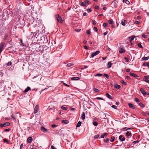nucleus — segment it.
<instances>
[{"mask_svg": "<svg viewBox=\"0 0 149 149\" xmlns=\"http://www.w3.org/2000/svg\"><path fill=\"white\" fill-rule=\"evenodd\" d=\"M56 17L57 20L59 23H61L63 22V20L61 17L58 15H56Z\"/></svg>", "mask_w": 149, "mask_h": 149, "instance_id": "nucleus-1", "label": "nucleus"}, {"mask_svg": "<svg viewBox=\"0 0 149 149\" xmlns=\"http://www.w3.org/2000/svg\"><path fill=\"white\" fill-rule=\"evenodd\" d=\"M36 50L37 52H42L43 50V48L42 46H39L36 47Z\"/></svg>", "mask_w": 149, "mask_h": 149, "instance_id": "nucleus-2", "label": "nucleus"}, {"mask_svg": "<svg viewBox=\"0 0 149 149\" xmlns=\"http://www.w3.org/2000/svg\"><path fill=\"white\" fill-rule=\"evenodd\" d=\"M5 43L3 42H2L0 44V53L2 52L3 49V47Z\"/></svg>", "mask_w": 149, "mask_h": 149, "instance_id": "nucleus-3", "label": "nucleus"}, {"mask_svg": "<svg viewBox=\"0 0 149 149\" xmlns=\"http://www.w3.org/2000/svg\"><path fill=\"white\" fill-rule=\"evenodd\" d=\"M5 85L3 81H0V88H5Z\"/></svg>", "mask_w": 149, "mask_h": 149, "instance_id": "nucleus-4", "label": "nucleus"}, {"mask_svg": "<svg viewBox=\"0 0 149 149\" xmlns=\"http://www.w3.org/2000/svg\"><path fill=\"white\" fill-rule=\"evenodd\" d=\"M100 52L99 51H97L93 53L92 54V55H91V57L93 58L94 56H95L97 55V54H98Z\"/></svg>", "mask_w": 149, "mask_h": 149, "instance_id": "nucleus-5", "label": "nucleus"}, {"mask_svg": "<svg viewBox=\"0 0 149 149\" xmlns=\"http://www.w3.org/2000/svg\"><path fill=\"white\" fill-rule=\"evenodd\" d=\"M119 139L121 141H123L125 140V138L123 135H120L119 137Z\"/></svg>", "mask_w": 149, "mask_h": 149, "instance_id": "nucleus-6", "label": "nucleus"}, {"mask_svg": "<svg viewBox=\"0 0 149 149\" xmlns=\"http://www.w3.org/2000/svg\"><path fill=\"white\" fill-rule=\"evenodd\" d=\"M39 106L37 105H36L34 108V113L35 114L38 112V110Z\"/></svg>", "mask_w": 149, "mask_h": 149, "instance_id": "nucleus-7", "label": "nucleus"}, {"mask_svg": "<svg viewBox=\"0 0 149 149\" xmlns=\"http://www.w3.org/2000/svg\"><path fill=\"white\" fill-rule=\"evenodd\" d=\"M140 91L141 93L144 95H145L147 94L143 90V88H141L140 89Z\"/></svg>", "mask_w": 149, "mask_h": 149, "instance_id": "nucleus-8", "label": "nucleus"}, {"mask_svg": "<svg viewBox=\"0 0 149 149\" xmlns=\"http://www.w3.org/2000/svg\"><path fill=\"white\" fill-rule=\"evenodd\" d=\"M40 130L44 132H45L47 131V130L44 127L42 126L40 128Z\"/></svg>", "mask_w": 149, "mask_h": 149, "instance_id": "nucleus-9", "label": "nucleus"}, {"mask_svg": "<svg viewBox=\"0 0 149 149\" xmlns=\"http://www.w3.org/2000/svg\"><path fill=\"white\" fill-rule=\"evenodd\" d=\"M119 50L120 53H122L125 52V50L124 49L120 47L119 48Z\"/></svg>", "mask_w": 149, "mask_h": 149, "instance_id": "nucleus-10", "label": "nucleus"}, {"mask_svg": "<svg viewBox=\"0 0 149 149\" xmlns=\"http://www.w3.org/2000/svg\"><path fill=\"white\" fill-rule=\"evenodd\" d=\"M135 37H136L134 36H132L129 37L128 38V39L129 40V41L131 42L134 40V38H135Z\"/></svg>", "mask_w": 149, "mask_h": 149, "instance_id": "nucleus-11", "label": "nucleus"}, {"mask_svg": "<svg viewBox=\"0 0 149 149\" xmlns=\"http://www.w3.org/2000/svg\"><path fill=\"white\" fill-rule=\"evenodd\" d=\"M132 134L130 131H127L126 133V136H131Z\"/></svg>", "mask_w": 149, "mask_h": 149, "instance_id": "nucleus-12", "label": "nucleus"}, {"mask_svg": "<svg viewBox=\"0 0 149 149\" xmlns=\"http://www.w3.org/2000/svg\"><path fill=\"white\" fill-rule=\"evenodd\" d=\"M72 80H77L80 79V78L78 77H74L71 78Z\"/></svg>", "mask_w": 149, "mask_h": 149, "instance_id": "nucleus-13", "label": "nucleus"}, {"mask_svg": "<svg viewBox=\"0 0 149 149\" xmlns=\"http://www.w3.org/2000/svg\"><path fill=\"white\" fill-rule=\"evenodd\" d=\"M106 96L109 99H112L113 98L108 93H106Z\"/></svg>", "mask_w": 149, "mask_h": 149, "instance_id": "nucleus-14", "label": "nucleus"}, {"mask_svg": "<svg viewBox=\"0 0 149 149\" xmlns=\"http://www.w3.org/2000/svg\"><path fill=\"white\" fill-rule=\"evenodd\" d=\"M144 81L147 83H149V80L148 79V78H149V77L147 76H145L144 77Z\"/></svg>", "mask_w": 149, "mask_h": 149, "instance_id": "nucleus-15", "label": "nucleus"}, {"mask_svg": "<svg viewBox=\"0 0 149 149\" xmlns=\"http://www.w3.org/2000/svg\"><path fill=\"white\" fill-rule=\"evenodd\" d=\"M130 74L131 76L135 78L138 77L136 74L133 73L132 72H130Z\"/></svg>", "mask_w": 149, "mask_h": 149, "instance_id": "nucleus-16", "label": "nucleus"}, {"mask_svg": "<svg viewBox=\"0 0 149 149\" xmlns=\"http://www.w3.org/2000/svg\"><path fill=\"white\" fill-rule=\"evenodd\" d=\"M32 138L31 137H29L27 139V142L28 143H30L32 140Z\"/></svg>", "mask_w": 149, "mask_h": 149, "instance_id": "nucleus-17", "label": "nucleus"}, {"mask_svg": "<svg viewBox=\"0 0 149 149\" xmlns=\"http://www.w3.org/2000/svg\"><path fill=\"white\" fill-rule=\"evenodd\" d=\"M126 22V21L125 20V19L122 20L121 22V24L124 26H125V23Z\"/></svg>", "mask_w": 149, "mask_h": 149, "instance_id": "nucleus-18", "label": "nucleus"}, {"mask_svg": "<svg viewBox=\"0 0 149 149\" xmlns=\"http://www.w3.org/2000/svg\"><path fill=\"white\" fill-rule=\"evenodd\" d=\"M31 90V88L29 87V86H28L27 87V88H26L24 91V93H26L27 92H28L29 90Z\"/></svg>", "mask_w": 149, "mask_h": 149, "instance_id": "nucleus-19", "label": "nucleus"}, {"mask_svg": "<svg viewBox=\"0 0 149 149\" xmlns=\"http://www.w3.org/2000/svg\"><path fill=\"white\" fill-rule=\"evenodd\" d=\"M128 104L129 106L131 108H132L133 109H134V107L133 105L132 104H131L130 103H129Z\"/></svg>", "mask_w": 149, "mask_h": 149, "instance_id": "nucleus-20", "label": "nucleus"}, {"mask_svg": "<svg viewBox=\"0 0 149 149\" xmlns=\"http://www.w3.org/2000/svg\"><path fill=\"white\" fill-rule=\"evenodd\" d=\"M108 134L107 133H105L102 134L101 136V138H103L107 136Z\"/></svg>", "mask_w": 149, "mask_h": 149, "instance_id": "nucleus-21", "label": "nucleus"}, {"mask_svg": "<svg viewBox=\"0 0 149 149\" xmlns=\"http://www.w3.org/2000/svg\"><path fill=\"white\" fill-rule=\"evenodd\" d=\"M114 86L115 88L117 89H119L121 87V86L120 85L117 84H115Z\"/></svg>", "mask_w": 149, "mask_h": 149, "instance_id": "nucleus-22", "label": "nucleus"}, {"mask_svg": "<svg viewBox=\"0 0 149 149\" xmlns=\"http://www.w3.org/2000/svg\"><path fill=\"white\" fill-rule=\"evenodd\" d=\"M81 118L84 120L85 118V114L84 112H83L81 116Z\"/></svg>", "mask_w": 149, "mask_h": 149, "instance_id": "nucleus-23", "label": "nucleus"}, {"mask_svg": "<svg viewBox=\"0 0 149 149\" xmlns=\"http://www.w3.org/2000/svg\"><path fill=\"white\" fill-rule=\"evenodd\" d=\"M61 122L62 123H64L66 124L68 123L69 122V121L67 120H62Z\"/></svg>", "mask_w": 149, "mask_h": 149, "instance_id": "nucleus-24", "label": "nucleus"}, {"mask_svg": "<svg viewBox=\"0 0 149 149\" xmlns=\"http://www.w3.org/2000/svg\"><path fill=\"white\" fill-rule=\"evenodd\" d=\"M149 58V56L147 57H144L142 58L143 60L146 61Z\"/></svg>", "mask_w": 149, "mask_h": 149, "instance_id": "nucleus-25", "label": "nucleus"}, {"mask_svg": "<svg viewBox=\"0 0 149 149\" xmlns=\"http://www.w3.org/2000/svg\"><path fill=\"white\" fill-rule=\"evenodd\" d=\"M81 124V121H79L78 122V123L77 124V125H76L77 127H79L80 126Z\"/></svg>", "mask_w": 149, "mask_h": 149, "instance_id": "nucleus-26", "label": "nucleus"}, {"mask_svg": "<svg viewBox=\"0 0 149 149\" xmlns=\"http://www.w3.org/2000/svg\"><path fill=\"white\" fill-rule=\"evenodd\" d=\"M107 65L109 66L108 68H110L111 66V63L110 61H109L108 62Z\"/></svg>", "mask_w": 149, "mask_h": 149, "instance_id": "nucleus-27", "label": "nucleus"}, {"mask_svg": "<svg viewBox=\"0 0 149 149\" xmlns=\"http://www.w3.org/2000/svg\"><path fill=\"white\" fill-rule=\"evenodd\" d=\"M4 127H6L7 126L9 125L10 124V123L9 122H6L3 123Z\"/></svg>", "mask_w": 149, "mask_h": 149, "instance_id": "nucleus-28", "label": "nucleus"}, {"mask_svg": "<svg viewBox=\"0 0 149 149\" xmlns=\"http://www.w3.org/2000/svg\"><path fill=\"white\" fill-rule=\"evenodd\" d=\"M93 90L95 92H100V90H99L95 88H93Z\"/></svg>", "mask_w": 149, "mask_h": 149, "instance_id": "nucleus-29", "label": "nucleus"}, {"mask_svg": "<svg viewBox=\"0 0 149 149\" xmlns=\"http://www.w3.org/2000/svg\"><path fill=\"white\" fill-rule=\"evenodd\" d=\"M115 138L114 136H112L111 138L110 141L111 142H113L114 141Z\"/></svg>", "mask_w": 149, "mask_h": 149, "instance_id": "nucleus-30", "label": "nucleus"}, {"mask_svg": "<svg viewBox=\"0 0 149 149\" xmlns=\"http://www.w3.org/2000/svg\"><path fill=\"white\" fill-rule=\"evenodd\" d=\"M80 5L81 6H85L86 5V4H85V3L82 2H80Z\"/></svg>", "mask_w": 149, "mask_h": 149, "instance_id": "nucleus-31", "label": "nucleus"}, {"mask_svg": "<svg viewBox=\"0 0 149 149\" xmlns=\"http://www.w3.org/2000/svg\"><path fill=\"white\" fill-rule=\"evenodd\" d=\"M109 23L111 24H113L114 23V22L113 20H109L108 21Z\"/></svg>", "mask_w": 149, "mask_h": 149, "instance_id": "nucleus-32", "label": "nucleus"}, {"mask_svg": "<svg viewBox=\"0 0 149 149\" xmlns=\"http://www.w3.org/2000/svg\"><path fill=\"white\" fill-rule=\"evenodd\" d=\"M139 105L141 107H145V105H144L143 103L141 102H140L139 104Z\"/></svg>", "mask_w": 149, "mask_h": 149, "instance_id": "nucleus-33", "label": "nucleus"}, {"mask_svg": "<svg viewBox=\"0 0 149 149\" xmlns=\"http://www.w3.org/2000/svg\"><path fill=\"white\" fill-rule=\"evenodd\" d=\"M137 45L139 47L141 48L142 49L143 48V47L141 45V43H138L137 44Z\"/></svg>", "mask_w": 149, "mask_h": 149, "instance_id": "nucleus-34", "label": "nucleus"}, {"mask_svg": "<svg viewBox=\"0 0 149 149\" xmlns=\"http://www.w3.org/2000/svg\"><path fill=\"white\" fill-rule=\"evenodd\" d=\"M121 83L123 84V85H127V84L125 82H124L123 80H121Z\"/></svg>", "mask_w": 149, "mask_h": 149, "instance_id": "nucleus-35", "label": "nucleus"}, {"mask_svg": "<svg viewBox=\"0 0 149 149\" xmlns=\"http://www.w3.org/2000/svg\"><path fill=\"white\" fill-rule=\"evenodd\" d=\"M3 141L4 142H6V143H9V141L6 139H4L3 140Z\"/></svg>", "mask_w": 149, "mask_h": 149, "instance_id": "nucleus-36", "label": "nucleus"}, {"mask_svg": "<svg viewBox=\"0 0 149 149\" xmlns=\"http://www.w3.org/2000/svg\"><path fill=\"white\" fill-rule=\"evenodd\" d=\"M73 65L74 64L72 63H69L67 64V67H70Z\"/></svg>", "mask_w": 149, "mask_h": 149, "instance_id": "nucleus-37", "label": "nucleus"}, {"mask_svg": "<svg viewBox=\"0 0 149 149\" xmlns=\"http://www.w3.org/2000/svg\"><path fill=\"white\" fill-rule=\"evenodd\" d=\"M123 2H125L127 4H129L130 3L129 1L127 0H123Z\"/></svg>", "mask_w": 149, "mask_h": 149, "instance_id": "nucleus-38", "label": "nucleus"}, {"mask_svg": "<svg viewBox=\"0 0 149 149\" xmlns=\"http://www.w3.org/2000/svg\"><path fill=\"white\" fill-rule=\"evenodd\" d=\"M109 139L107 138L106 139H104V140L105 143H107L109 141Z\"/></svg>", "mask_w": 149, "mask_h": 149, "instance_id": "nucleus-39", "label": "nucleus"}, {"mask_svg": "<svg viewBox=\"0 0 149 149\" xmlns=\"http://www.w3.org/2000/svg\"><path fill=\"white\" fill-rule=\"evenodd\" d=\"M61 108L62 109L64 110H66L67 109V108L66 107H63V106H61Z\"/></svg>", "mask_w": 149, "mask_h": 149, "instance_id": "nucleus-40", "label": "nucleus"}, {"mask_svg": "<svg viewBox=\"0 0 149 149\" xmlns=\"http://www.w3.org/2000/svg\"><path fill=\"white\" fill-rule=\"evenodd\" d=\"M102 76V74H101L98 73L96 74L95 76H98V77H101Z\"/></svg>", "mask_w": 149, "mask_h": 149, "instance_id": "nucleus-41", "label": "nucleus"}, {"mask_svg": "<svg viewBox=\"0 0 149 149\" xmlns=\"http://www.w3.org/2000/svg\"><path fill=\"white\" fill-rule=\"evenodd\" d=\"M104 75L107 79H109V75L107 74H104Z\"/></svg>", "mask_w": 149, "mask_h": 149, "instance_id": "nucleus-42", "label": "nucleus"}, {"mask_svg": "<svg viewBox=\"0 0 149 149\" xmlns=\"http://www.w3.org/2000/svg\"><path fill=\"white\" fill-rule=\"evenodd\" d=\"M93 124L94 126H97L98 125L97 123L96 122L93 121Z\"/></svg>", "mask_w": 149, "mask_h": 149, "instance_id": "nucleus-43", "label": "nucleus"}, {"mask_svg": "<svg viewBox=\"0 0 149 149\" xmlns=\"http://www.w3.org/2000/svg\"><path fill=\"white\" fill-rule=\"evenodd\" d=\"M84 2L86 4V3H88V4H90L91 3L89 2V1L86 0L84 1Z\"/></svg>", "mask_w": 149, "mask_h": 149, "instance_id": "nucleus-44", "label": "nucleus"}, {"mask_svg": "<svg viewBox=\"0 0 149 149\" xmlns=\"http://www.w3.org/2000/svg\"><path fill=\"white\" fill-rule=\"evenodd\" d=\"M142 37H143L145 38H147V36L144 34H142Z\"/></svg>", "mask_w": 149, "mask_h": 149, "instance_id": "nucleus-45", "label": "nucleus"}, {"mask_svg": "<svg viewBox=\"0 0 149 149\" xmlns=\"http://www.w3.org/2000/svg\"><path fill=\"white\" fill-rule=\"evenodd\" d=\"M8 37V35H5L4 36V38H3V40H7V38Z\"/></svg>", "mask_w": 149, "mask_h": 149, "instance_id": "nucleus-46", "label": "nucleus"}, {"mask_svg": "<svg viewBox=\"0 0 149 149\" xmlns=\"http://www.w3.org/2000/svg\"><path fill=\"white\" fill-rule=\"evenodd\" d=\"M99 134H97L96 135H95L94 136V138L95 139H97L99 137Z\"/></svg>", "mask_w": 149, "mask_h": 149, "instance_id": "nucleus-47", "label": "nucleus"}, {"mask_svg": "<svg viewBox=\"0 0 149 149\" xmlns=\"http://www.w3.org/2000/svg\"><path fill=\"white\" fill-rule=\"evenodd\" d=\"M12 64V62H8L7 64V65L8 66Z\"/></svg>", "mask_w": 149, "mask_h": 149, "instance_id": "nucleus-48", "label": "nucleus"}, {"mask_svg": "<svg viewBox=\"0 0 149 149\" xmlns=\"http://www.w3.org/2000/svg\"><path fill=\"white\" fill-rule=\"evenodd\" d=\"M135 101L136 102H140V100H139L137 98H135Z\"/></svg>", "mask_w": 149, "mask_h": 149, "instance_id": "nucleus-49", "label": "nucleus"}, {"mask_svg": "<svg viewBox=\"0 0 149 149\" xmlns=\"http://www.w3.org/2000/svg\"><path fill=\"white\" fill-rule=\"evenodd\" d=\"M134 23L136 24H139L140 22L138 21H135Z\"/></svg>", "mask_w": 149, "mask_h": 149, "instance_id": "nucleus-50", "label": "nucleus"}, {"mask_svg": "<svg viewBox=\"0 0 149 149\" xmlns=\"http://www.w3.org/2000/svg\"><path fill=\"white\" fill-rule=\"evenodd\" d=\"M139 141L137 140V141H134L132 143H134V144H136V143H139Z\"/></svg>", "mask_w": 149, "mask_h": 149, "instance_id": "nucleus-51", "label": "nucleus"}, {"mask_svg": "<svg viewBox=\"0 0 149 149\" xmlns=\"http://www.w3.org/2000/svg\"><path fill=\"white\" fill-rule=\"evenodd\" d=\"M93 29H94V30L95 31H96V32L97 31H98V29H97V27H94L93 28Z\"/></svg>", "mask_w": 149, "mask_h": 149, "instance_id": "nucleus-52", "label": "nucleus"}, {"mask_svg": "<svg viewBox=\"0 0 149 149\" xmlns=\"http://www.w3.org/2000/svg\"><path fill=\"white\" fill-rule=\"evenodd\" d=\"M96 99H97V100H105L103 98H102L101 97H97L96 98Z\"/></svg>", "mask_w": 149, "mask_h": 149, "instance_id": "nucleus-53", "label": "nucleus"}, {"mask_svg": "<svg viewBox=\"0 0 149 149\" xmlns=\"http://www.w3.org/2000/svg\"><path fill=\"white\" fill-rule=\"evenodd\" d=\"M86 33L87 34H90V31L89 30H88L86 31Z\"/></svg>", "mask_w": 149, "mask_h": 149, "instance_id": "nucleus-54", "label": "nucleus"}, {"mask_svg": "<svg viewBox=\"0 0 149 149\" xmlns=\"http://www.w3.org/2000/svg\"><path fill=\"white\" fill-rule=\"evenodd\" d=\"M10 130V129H9V128H8V129H5L4 130V131H5V132H9Z\"/></svg>", "mask_w": 149, "mask_h": 149, "instance_id": "nucleus-55", "label": "nucleus"}, {"mask_svg": "<svg viewBox=\"0 0 149 149\" xmlns=\"http://www.w3.org/2000/svg\"><path fill=\"white\" fill-rule=\"evenodd\" d=\"M125 59L126 60V62H129V58H128L125 57Z\"/></svg>", "mask_w": 149, "mask_h": 149, "instance_id": "nucleus-56", "label": "nucleus"}, {"mask_svg": "<svg viewBox=\"0 0 149 149\" xmlns=\"http://www.w3.org/2000/svg\"><path fill=\"white\" fill-rule=\"evenodd\" d=\"M88 13H90L92 11V10L91 8H89L87 10Z\"/></svg>", "mask_w": 149, "mask_h": 149, "instance_id": "nucleus-57", "label": "nucleus"}, {"mask_svg": "<svg viewBox=\"0 0 149 149\" xmlns=\"http://www.w3.org/2000/svg\"><path fill=\"white\" fill-rule=\"evenodd\" d=\"M63 84L64 86H67L68 87H69L70 86L69 85L67 84H65V83H63Z\"/></svg>", "mask_w": 149, "mask_h": 149, "instance_id": "nucleus-58", "label": "nucleus"}, {"mask_svg": "<svg viewBox=\"0 0 149 149\" xmlns=\"http://www.w3.org/2000/svg\"><path fill=\"white\" fill-rule=\"evenodd\" d=\"M51 148L52 149H56V148L54 146H51Z\"/></svg>", "mask_w": 149, "mask_h": 149, "instance_id": "nucleus-59", "label": "nucleus"}, {"mask_svg": "<svg viewBox=\"0 0 149 149\" xmlns=\"http://www.w3.org/2000/svg\"><path fill=\"white\" fill-rule=\"evenodd\" d=\"M11 117H12V118H13V119H15V118L14 116V114H13L11 116Z\"/></svg>", "mask_w": 149, "mask_h": 149, "instance_id": "nucleus-60", "label": "nucleus"}, {"mask_svg": "<svg viewBox=\"0 0 149 149\" xmlns=\"http://www.w3.org/2000/svg\"><path fill=\"white\" fill-rule=\"evenodd\" d=\"M95 9L97 10H98L99 9V7L98 6H96L95 7Z\"/></svg>", "mask_w": 149, "mask_h": 149, "instance_id": "nucleus-61", "label": "nucleus"}, {"mask_svg": "<svg viewBox=\"0 0 149 149\" xmlns=\"http://www.w3.org/2000/svg\"><path fill=\"white\" fill-rule=\"evenodd\" d=\"M4 127L3 124H1L0 125V127Z\"/></svg>", "mask_w": 149, "mask_h": 149, "instance_id": "nucleus-62", "label": "nucleus"}, {"mask_svg": "<svg viewBox=\"0 0 149 149\" xmlns=\"http://www.w3.org/2000/svg\"><path fill=\"white\" fill-rule=\"evenodd\" d=\"M83 15L84 16H87V14L86 13L84 12L83 13Z\"/></svg>", "mask_w": 149, "mask_h": 149, "instance_id": "nucleus-63", "label": "nucleus"}, {"mask_svg": "<svg viewBox=\"0 0 149 149\" xmlns=\"http://www.w3.org/2000/svg\"><path fill=\"white\" fill-rule=\"evenodd\" d=\"M103 26L104 27H106L107 26V24L106 23H104L103 24Z\"/></svg>", "mask_w": 149, "mask_h": 149, "instance_id": "nucleus-64", "label": "nucleus"}]
</instances>
